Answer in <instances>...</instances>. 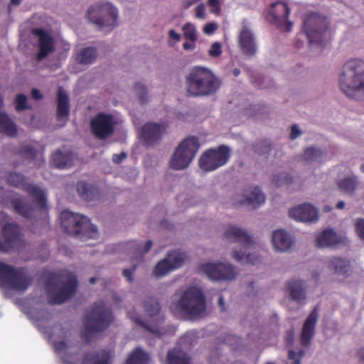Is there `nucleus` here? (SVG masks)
Returning a JSON list of instances; mask_svg holds the SVG:
<instances>
[{
	"label": "nucleus",
	"instance_id": "1",
	"mask_svg": "<svg viewBox=\"0 0 364 364\" xmlns=\"http://www.w3.org/2000/svg\"><path fill=\"white\" fill-rule=\"evenodd\" d=\"M57 355L64 364H80L77 363L78 347L73 339L70 331L56 326L48 337ZM113 352L110 350H101L87 353L80 364H112Z\"/></svg>",
	"mask_w": 364,
	"mask_h": 364
},
{
	"label": "nucleus",
	"instance_id": "2",
	"mask_svg": "<svg viewBox=\"0 0 364 364\" xmlns=\"http://www.w3.org/2000/svg\"><path fill=\"white\" fill-rule=\"evenodd\" d=\"M25 181V178L19 173H11L7 177V181L10 185L26 190L33 198L35 206L28 205L21 198H14L11 200V204L16 213L25 218H30L36 208L40 210H46V194L39 187Z\"/></svg>",
	"mask_w": 364,
	"mask_h": 364
},
{
	"label": "nucleus",
	"instance_id": "3",
	"mask_svg": "<svg viewBox=\"0 0 364 364\" xmlns=\"http://www.w3.org/2000/svg\"><path fill=\"white\" fill-rule=\"evenodd\" d=\"M223 239L240 247V250L235 247L232 249V257L237 262L242 264H256L261 261L259 255L253 251L255 243L251 235L247 230L236 225H228L225 228Z\"/></svg>",
	"mask_w": 364,
	"mask_h": 364
},
{
	"label": "nucleus",
	"instance_id": "4",
	"mask_svg": "<svg viewBox=\"0 0 364 364\" xmlns=\"http://www.w3.org/2000/svg\"><path fill=\"white\" fill-rule=\"evenodd\" d=\"M341 90L349 97L360 100L364 97V60L354 58L343 66L338 77Z\"/></svg>",
	"mask_w": 364,
	"mask_h": 364
},
{
	"label": "nucleus",
	"instance_id": "5",
	"mask_svg": "<svg viewBox=\"0 0 364 364\" xmlns=\"http://www.w3.org/2000/svg\"><path fill=\"white\" fill-rule=\"evenodd\" d=\"M178 297L171 304V309L176 312L191 317L202 316L206 310L204 294L199 287L191 286L180 289Z\"/></svg>",
	"mask_w": 364,
	"mask_h": 364
},
{
	"label": "nucleus",
	"instance_id": "6",
	"mask_svg": "<svg viewBox=\"0 0 364 364\" xmlns=\"http://www.w3.org/2000/svg\"><path fill=\"white\" fill-rule=\"evenodd\" d=\"M77 285L74 274L63 271L59 274H53L46 283V290L49 302L52 304H60L73 296Z\"/></svg>",
	"mask_w": 364,
	"mask_h": 364
},
{
	"label": "nucleus",
	"instance_id": "7",
	"mask_svg": "<svg viewBox=\"0 0 364 364\" xmlns=\"http://www.w3.org/2000/svg\"><path fill=\"white\" fill-rule=\"evenodd\" d=\"M219 87L218 77L210 69L204 67L194 68L186 77V90L191 95H208Z\"/></svg>",
	"mask_w": 364,
	"mask_h": 364
},
{
	"label": "nucleus",
	"instance_id": "8",
	"mask_svg": "<svg viewBox=\"0 0 364 364\" xmlns=\"http://www.w3.org/2000/svg\"><path fill=\"white\" fill-rule=\"evenodd\" d=\"M112 320L109 308L103 301L96 303L86 315L82 336L90 339L93 333L107 328Z\"/></svg>",
	"mask_w": 364,
	"mask_h": 364
},
{
	"label": "nucleus",
	"instance_id": "9",
	"mask_svg": "<svg viewBox=\"0 0 364 364\" xmlns=\"http://www.w3.org/2000/svg\"><path fill=\"white\" fill-rule=\"evenodd\" d=\"M31 278L23 269L0 262V287L6 290L25 291L31 285Z\"/></svg>",
	"mask_w": 364,
	"mask_h": 364
},
{
	"label": "nucleus",
	"instance_id": "10",
	"mask_svg": "<svg viewBox=\"0 0 364 364\" xmlns=\"http://www.w3.org/2000/svg\"><path fill=\"white\" fill-rule=\"evenodd\" d=\"M60 218L62 227L70 235L82 234L90 238H96L98 235L96 226L84 215L64 210Z\"/></svg>",
	"mask_w": 364,
	"mask_h": 364
},
{
	"label": "nucleus",
	"instance_id": "11",
	"mask_svg": "<svg viewBox=\"0 0 364 364\" xmlns=\"http://www.w3.org/2000/svg\"><path fill=\"white\" fill-rule=\"evenodd\" d=\"M87 18L100 29L111 31L117 25L118 11L109 2H98L88 10Z\"/></svg>",
	"mask_w": 364,
	"mask_h": 364
},
{
	"label": "nucleus",
	"instance_id": "12",
	"mask_svg": "<svg viewBox=\"0 0 364 364\" xmlns=\"http://www.w3.org/2000/svg\"><path fill=\"white\" fill-rule=\"evenodd\" d=\"M146 318L145 321L135 315L134 312H128L129 317L136 324L150 331L151 333L161 336L164 333L161 329V325L164 322V316L160 313V306L159 303L154 299H149L144 304Z\"/></svg>",
	"mask_w": 364,
	"mask_h": 364
},
{
	"label": "nucleus",
	"instance_id": "13",
	"mask_svg": "<svg viewBox=\"0 0 364 364\" xmlns=\"http://www.w3.org/2000/svg\"><path fill=\"white\" fill-rule=\"evenodd\" d=\"M328 23L327 19L318 14L307 15L303 29L310 44H320L328 37Z\"/></svg>",
	"mask_w": 364,
	"mask_h": 364
},
{
	"label": "nucleus",
	"instance_id": "14",
	"mask_svg": "<svg viewBox=\"0 0 364 364\" xmlns=\"http://www.w3.org/2000/svg\"><path fill=\"white\" fill-rule=\"evenodd\" d=\"M199 142L196 137L189 136L184 139L177 147L171 160V166L175 170L187 168L196 156Z\"/></svg>",
	"mask_w": 364,
	"mask_h": 364
},
{
	"label": "nucleus",
	"instance_id": "15",
	"mask_svg": "<svg viewBox=\"0 0 364 364\" xmlns=\"http://www.w3.org/2000/svg\"><path fill=\"white\" fill-rule=\"evenodd\" d=\"M230 159V149L222 145L217 149H209L202 154L199 166L205 171H213L224 166Z\"/></svg>",
	"mask_w": 364,
	"mask_h": 364
},
{
	"label": "nucleus",
	"instance_id": "16",
	"mask_svg": "<svg viewBox=\"0 0 364 364\" xmlns=\"http://www.w3.org/2000/svg\"><path fill=\"white\" fill-rule=\"evenodd\" d=\"M200 269L215 281H231L236 278V269L228 262H209L200 265Z\"/></svg>",
	"mask_w": 364,
	"mask_h": 364
},
{
	"label": "nucleus",
	"instance_id": "17",
	"mask_svg": "<svg viewBox=\"0 0 364 364\" xmlns=\"http://www.w3.org/2000/svg\"><path fill=\"white\" fill-rule=\"evenodd\" d=\"M289 13L290 10L285 3L276 2L271 4L268 9L266 18L282 31L289 32L293 26V23L288 19Z\"/></svg>",
	"mask_w": 364,
	"mask_h": 364
},
{
	"label": "nucleus",
	"instance_id": "18",
	"mask_svg": "<svg viewBox=\"0 0 364 364\" xmlns=\"http://www.w3.org/2000/svg\"><path fill=\"white\" fill-rule=\"evenodd\" d=\"M118 122L116 117L101 112L91 120V130L95 136L103 139L112 134Z\"/></svg>",
	"mask_w": 364,
	"mask_h": 364
},
{
	"label": "nucleus",
	"instance_id": "19",
	"mask_svg": "<svg viewBox=\"0 0 364 364\" xmlns=\"http://www.w3.org/2000/svg\"><path fill=\"white\" fill-rule=\"evenodd\" d=\"M185 259L184 253L178 251L171 252L164 259L157 263L154 270V274L156 277H164L171 272L180 268L183 264Z\"/></svg>",
	"mask_w": 364,
	"mask_h": 364
},
{
	"label": "nucleus",
	"instance_id": "20",
	"mask_svg": "<svg viewBox=\"0 0 364 364\" xmlns=\"http://www.w3.org/2000/svg\"><path fill=\"white\" fill-rule=\"evenodd\" d=\"M289 215L296 221L306 223H316L319 219L318 209L309 203L294 206L289 210Z\"/></svg>",
	"mask_w": 364,
	"mask_h": 364
},
{
	"label": "nucleus",
	"instance_id": "21",
	"mask_svg": "<svg viewBox=\"0 0 364 364\" xmlns=\"http://www.w3.org/2000/svg\"><path fill=\"white\" fill-rule=\"evenodd\" d=\"M4 241L0 240V251L9 252L21 246L22 240L18 226L7 223L3 228Z\"/></svg>",
	"mask_w": 364,
	"mask_h": 364
},
{
	"label": "nucleus",
	"instance_id": "22",
	"mask_svg": "<svg viewBox=\"0 0 364 364\" xmlns=\"http://www.w3.org/2000/svg\"><path fill=\"white\" fill-rule=\"evenodd\" d=\"M265 197L258 187H250L242 194H238L235 203L245 206L249 210L259 208L264 203Z\"/></svg>",
	"mask_w": 364,
	"mask_h": 364
},
{
	"label": "nucleus",
	"instance_id": "23",
	"mask_svg": "<svg viewBox=\"0 0 364 364\" xmlns=\"http://www.w3.org/2000/svg\"><path fill=\"white\" fill-rule=\"evenodd\" d=\"M32 33L38 37L39 52L37 58L40 60L53 51L54 40L48 32L41 28L33 29Z\"/></svg>",
	"mask_w": 364,
	"mask_h": 364
},
{
	"label": "nucleus",
	"instance_id": "24",
	"mask_svg": "<svg viewBox=\"0 0 364 364\" xmlns=\"http://www.w3.org/2000/svg\"><path fill=\"white\" fill-rule=\"evenodd\" d=\"M294 242L293 236L287 231L279 229L273 232L272 243L274 250L284 252L290 250Z\"/></svg>",
	"mask_w": 364,
	"mask_h": 364
},
{
	"label": "nucleus",
	"instance_id": "25",
	"mask_svg": "<svg viewBox=\"0 0 364 364\" xmlns=\"http://www.w3.org/2000/svg\"><path fill=\"white\" fill-rule=\"evenodd\" d=\"M326 264L328 270L337 277H346L351 271L350 260L346 257H330Z\"/></svg>",
	"mask_w": 364,
	"mask_h": 364
},
{
	"label": "nucleus",
	"instance_id": "26",
	"mask_svg": "<svg viewBox=\"0 0 364 364\" xmlns=\"http://www.w3.org/2000/svg\"><path fill=\"white\" fill-rule=\"evenodd\" d=\"M238 43L242 53L247 56H252L257 51V45L253 33L247 27H244L238 34Z\"/></svg>",
	"mask_w": 364,
	"mask_h": 364
},
{
	"label": "nucleus",
	"instance_id": "27",
	"mask_svg": "<svg viewBox=\"0 0 364 364\" xmlns=\"http://www.w3.org/2000/svg\"><path fill=\"white\" fill-rule=\"evenodd\" d=\"M327 159L326 151L317 146L307 147L301 155V160L309 165H320L326 161Z\"/></svg>",
	"mask_w": 364,
	"mask_h": 364
},
{
	"label": "nucleus",
	"instance_id": "28",
	"mask_svg": "<svg viewBox=\"0 0 364 364\" xmlns=\"http://www.w3.org/2000/svg\"><path fill=\"white\" fill-rule=\"evenodd\" d=\"M165 127L156 123H147L141 130V137L148 144H151L158 141L164 131Z\"/></svg>",
	"mask_w": 364,
	"mask_h": 364
},
{
	"label": "nucleus",
	"instance_id": "29",
	"mask_svg": "<svg viewBox=\"0 0 364 364\" xmlns=\"http://www.w3.org/2000/svg\"><path fill=\"white\" fill-rule=\"evenodd\" d=\"M318 318L317 310L314 309L306 320L301 335V342L303 346L310 344L314 335V329Z\"/></svg>",
	"mask_w": 364,
	"mask_h": 364
},
{
	"label": "nucleus",
	"instance_id": "30",
	"mask_svg": "<svg viewBox=\"0 0 364 364\" xmlns=\"http://www.w3.org/2000/svg\"><path fill=\"white\" fill-rule=\"evenodd\" d=\"M70 111L69 98L65 91L59 87L58 92V110L57 119L62 122L63 124L67 120Z\"/></svg>",
	"mask_w": 364,
	"mask_h": 364
},
{
	"label": "nucleus",
	"instance_id": "31",
	"mask_svg": "<svg viewBox=\"0 0 364 364\" xmlns=\"http://www.w3.org/2000/svg\"><path fill=\"white\" fill-rule=\"evenodd\" d=\"M341 242L340 237L331 229L325 230L318 234L316 245L320 248L333 247Z\"/></svg>",
	"mask_w": 364,
	"mask_h": 364
},
{
	"label": "nucleus",
	"instance_id": "32",
	"mask_svg": "<svg viewBox=\"0 0 364 364\" xmlns=\"http://www.w3.org/2000/svg\"><path fill=\"white\" fill-rule=\"evenodd\" d=\"M97 56V50L92 47L83 48L75 53V60L77 63L88 65L95 62Z\"/></svg>",
	"mask_w": 364,
	"mask_h": 364
},
{
	"label": "nucleus",
	"instance_id": "33",
	"mask_svg": "<svg viewBox=\"0 0 364 364\" xmlns=\"http://www.w3.org/2000/svg\"><path fill=\"white\" fill-rule=\"evenodd\" d=\"M2 105L3 100L0 95V108ZM0 132L8 136H14L16 133V124L4 111H0Z\"/></svg>",
	"mask_w": 364,
	"mask_h": 364
},
{
	"label": "nucleus",
	"instance_id": "34",
	"mask_svg": "<svg viewBox=\"0 0 364 364\" xmlns=\"http://www.w3.org/2000/svg\"><path fill=\"white\" fill-rule=\"evenodd\" d=\"M151 247L152 242L150 240L146 242L143 250L139 243L135 241H132L127 244V248L132 255V262H134L135 261H141L144 254L148 252L151 250Z\"/></svg>",
	"mask_w": 364,
	"mask_h": 364
},
{
	"label": "nucleus",
	"instance_id": "35",
	"mask_svg": "<svg viewBox=\"0 0 364 364\" xmlns=\"http://www.w3.org/2000/svg\"><path fill=\"white\" fill-rule=\"evenodd\" d=\"M358 185L359 182L355 176H348L337 181L338 189L349 195L353 194Z\"/></svg>",
	"mask_w": 364,
	"mask_h": 364
},
{
	"label": "nucleus",
	"instance_id": "36",
	"mask_svg": "<svg viewBox=\"0 0 364 364\" xmlns=\"http://www.w3.org/2000/svg\"><path fill=\"white\" fill-rule=\"evenodd\" d=\"M73 155L70 153L63 154L60 151L55 152L51 159L53 166L58 168H65L73 165Z\"/></svg>",
	"mask_w": 364,
	"mask_h": 364
},
{
	"label": "nucleus",
	"instance_id": "37",
	"mask_svg": "<svg viewBox=\"0 0 364 364\" xmlns=\"http://www.w3.org/2000/svg\"><path fill=\"white\" fill-rule=\"evenodd\" d=\"M166 362L168 364H192L187 355L178 348L168 351Z\"/></svg>",
	"mask_w": 364,
	"mask_h": 364
},
{
	"label": "nucleus",
	"instance_id": "38",
	"mask_svg": "<svg viewBox=\"0 0 364 364\" xmlns=\"http://www.w3.org/2000/svg\"><path fill=\"white\" fill-rule=\"evenodd\" d=\"M288 289L290 296L294 301L301 302L305 299V290L303 288V284L301 281H290L288 284Z\"/></svg>",
	"mask_w": 364,
	"mask_h": 364
},
{
	"label": "nucleus",
	"instance_id": "39",
	"mask_svg": "<svg viewBox=\"0 0 364 364\" xmlns=\"http://www.w3.org/2000/svg\"><path fill=\"white\" fill-rule=\"evenodd\" d=\"M149 359V355L140 348H137L129 356L125 364H146Z\"/></svg>",
	"mask_w": 364,
	"mask_h": 364
},
{
	"label": "nucleus",
	"instance_id": "40",
	"mask_svg": "<svg viewBox=\"0 0 364 364\" xmlns=\"http://www.w3.org/2000/svg\"><path fill=\"white\" fill-rule=\"evenodd\" d=\"M77 191L80 197L87 201L92 200L96 196V191L83 181L77 183Z\"/></svg>",
	"mask_w": 364,
	"mask_h": 364
},
{
	"label": "nucleus",
	"instance_id": "41",
	"mask_svg": "<svg viewBox=\"0 0 364 364\" xmlns=\"http://www.w3.org/2000/svg\"><path fill=\"white\" fill-rule=\"evenodd\" d=\"M37 146H38V144L36 142L33 144H25L23 146L21 153L29 159L34 160L36 158L39 161L43 162L42 154L36 150Z\"/></svg>",
	"mask_w": 364,
	"mask_h": 364
},
{
	"label": "nucleus",
	"instance_id": "42",
	"mask_svg": "<svg viewBox=\"0 0 364 364\" xmlns=\"http://www.w3.org/2000/svg\"><path fill=\"white\" fill-rule=\"evenodd\" d=\"M183 36L187 38L189 41L196 42L198 39V31L195 24L187 22L181 28Z\"/></svg>",
	"mask_w": 364,
	"mask_h": 364
},
{
	"label": "nucleus",
	"instance_id": "43",
	"mask_svg": "<svg viewBox=\"0 0 364 364\" xmlns=\"http://www.w3.org/2000/svg\"><path fill=\"white\" fill-rule=\"evenodd\" d=\"M274 183L278 186H283L291 184L292 183L293 178L287 173L282 172L274 177Z\"/></svg>",
	"mask_w": 364,
	"mask_h": 364
},
{
	"label": "nucleus",
	"instance_id": "44",
	"mask_svg": "<svg viewBox=\"0 0 364 364\" xmlns=\"http://www.w3.org/2000/svg\"><path fill=\"white\" fill-rule=\"evenodd\" d=\"M196 335L195 332H188L180 340L181 347L184 348H190L196 342Z\"/></svg>",
	"mask_w": 364,
	"mask_h": 364
},
{
	"label": "nucleus",
	"instance_id": "45",
	"mask_svg": "<svg viewBox=\"0 0 364 364\" xmlns=\"http://www.w3.org/2000/svg\"><path fill=\"white\" fill-rule=\"evenodd\" d=\"M134 90L136 92V95L138 96V97L139 98V100H141V102L142 103L146 102L147 90H146V88L145 87V86L142 83H140V82L136 83L134 87Z\"/></svg>",
	"mask_w": 364,
	"mask_h": 364
},
{
	"label": "nucleus",
	"instance_id": "46",
	"mask_svg": "<svg viewBox=\"0 0 364 364\" xmlns=\"http://www.w3.org/2000/svg\"><path fill=\"white\" fill-rule=\"evenodd\" d=\"M222 46L219 42H214L208 50V55L212 58H218L222 54Z\"/></svg>",
	"mask_w": 364,
	"mask_h": 364
},
{
	"label": "nucleus",
	"instance_id": "47",
	"mask_svg": "<svg viewBox=\"0 0 364 364\" xmlns=\"http://www.w3.org/2000/svg\"><path fill=\"white\" fill-rule=\"evenodd\" d=\"M27 108V97L23 95H17L16 98V109L20 112Z\"/></svg>",
	"mask_w": 364,
	"mask_h": 364
},
{
	"label": "nucleus",
	"instance_id": "48",
	"mask_svg": "<svg viewBox=\"0 0 364 364\" xmlns=\"http://www.w3.org/2000/svg\"><path fill=\"white\" fill-rule=\"evenodd\" d=\"M168 45L173 46L175 43L179 42L181 39V36L177 33L175 30L171 29L168 31Z\"/></svg>",
	"mask_w": 364,
	"mask_h": 364
},
{
	"label": "nucleus",
	"instance_id": "49",
	"mask_svg": "<svg viewBox=\"0 0 364 364\" xmlns=\"http://www.w3.org/2000/svg\"><path fill=\"white\" fill-rule=\"evenodd\" d=\"M355 228L358 236L364 240V219H358L355 222Z\"/></svg>",
	"mask_w": 364,
	"mask_h": 364
},
{
	"label": "nucleus",
	"instance_id": "50",
	"mask_svg": "<svg viewBox=\"0 0 364 364\" xmlns=\"http://www.w3.org/2000/svg\"><path fill=\"white\" fill-rule=\"evenodd\" d=\"M195 16L197 18L204 20L206 18L205 6L203 4H200L195 9Z\"/></svg>",
	"mask_w": 364,
	"mask_h": 364
},
{
	"label": "nucleus",
	"instance_id": "51",
	"mask_svg": "<svg viewBox=\"0 0 364 364\" xmlns=\"http://www.w3.org/2000/svg\"><path fill=\"white\" fill-rule=\"evenodd\" d=\"M304 355V351L300 350L298 353L293 350L289 352V358L294 360V364H301L300 359Z\"/></svg>",
	"mask_w": 364,
	"mask_h": 364
},
{
	"label": "nucleus",
	"instance_id": "52",
	"mask_svg": "<svg viewBox=\"0 0 364 364\" xmlns=\"http://www.w3.org/2000/svg\"><path fill=\"white\" fill-rule=\"evenodd\" d=\"M218 28V24L216 23H208L203 27V32L207 35L213 34Z\"/></svg>",
	"mask_w": 364,
	"mask_h": 364
},
{
	"label": "nucleus",
	"instance_id": "53",
	"mask_svg": "<svg viewBox=\"0 0 364 364\" xmlns=\"http://www.w3.org/2000/svg\"><path fill=\"white\" fill-rule=\"evenodd\" d=\"M302 131L297 124H294L291 127L290 138L296 139L302 134Z\"/></svg>",
	"mask_w": 364,
	"mask_h": 364
},
{
	"label": "nucleus",
	"instance_id": "54",
	"mask_svg": "<svg viewBox=\"0 0 364 364\" xmlns=\"http://www.w3.org/2000/svg\"><path fill=\"white\" fill-rule=\"evenodd\" d=\"M208 5L211 8V12L218 14L220 11V6L218 0H208Z\"/></svg>",
	"mask_w": 364,
	"mask_h": 364
},
{
	"label": "nucleus",
	"instance_id": "55",
	"mask_svg": "<svg viewBox=\"0 0 364 364\" xmlns=\"http://www.w3.org/2000/svg\"><path fill=\"white\" fill-rule=\"evenodd\" d=\"M136 267V264L134 263L133 268L132 269H126L123 271V275L127 278L129 282L132 280V273L134 272Z\"/></svg>",
	"mask_w": 364,
	"mask_h": 364
},
{
	"label": "nucleus",
	"instance_id": "56",
	"mask_svg": "<svg viewBox=\"0 0 364 364\" xmlns=\"http://www.w3.org/2000/svg\"><path fill=\"white\" fill-rule=\"evenodd\" d=\"M183 48L186 50H193L196 48L195 42H185L183 44Z\"/></svg>",
	"mask_w": 364,
	"mask_h": 364
},
{
	"label": "nucleus",
	"instance_id": "57",
	"mask_svg": "<svg viewBox=\"0 0 364 364\" xmlns=\"http://www.w3.org/2000/svg\"><path fill=\"white\" fill-rule=\"evenodd\" d=\"M126 158V154L124 153H122L120 155L114 154L112 157V160L114 163L119 164L122 161V159Z\"/></svg>",
	"mask_w": 364,
	"mask_h": 364
},
{
	"label": "nucleus",
	"instance_id": "58",
	"mask_svg": "<svg viewBox=\"0 0 364 364\" xmlns=\"http://www.w3.org/2000/svg\"><path fill=\"white\" fill-rule=\"evenodd\" d=\"M200 1V0H186L183 4V6L184 9H187Z\"/></svg>",
	"mask_w": 364,
	"mask_h": 364
},
{
	"label": "nucleus",
	"instance_id": "59",
	"mask_svg": "<svg viewBox=\"0 0 364 364\" xmlns=\"http://www.w3.org/2000/svg\"><path fill=\"white\" fill-rule=\"evenodd\" d=\"M36 314V313H34V312H31V314L29 315V317H30L31 319H33V320H34V321H36L37 322V321H40V320H41V318H40V317H39L38 314H39V315L41 314V316H44V314H45L46 313H45V312H38V313H37L38 316H34V314Z\"/></svg>",
	"mask_w": 364,
	"mask_h": 364
},
{
	"label": "nucleus",
	"instance_id": "60",
	"mask_svg": "<svg viewBox=\"0 0 364 364\" xmlns=\"http://www.w3.org/2000/svg\"><path fill=\"white\" fill-rule=\"evenodd\" d=\"M32 96L34 99L39 100L42 98V95L40 93V91L37 89H33L32 90Z\"/></svg>",
	"mask_w": 364,
	"mask_h": 364
},
{
	"label": "nucleus",
	"instance_id": "61",
	"mask_svg": "<svg viewBox=\"0 0 364 364\" xmlns=\"http://www.w3.org/2000/svg\"><path fill=\"white\" fill-rule=\"evenodd\" d=\"M218 303H219V306L221 307V309L223 310L225 309V301H224V299L222 296H220L219 298V301H218Z\"/></svg>",
	"mask_w": 364,
	"mask_h": 364
},
{
	"label": "nucleus",
	"instance_id": "62",
	"mask_svg": "<svg viewBox=\"0 0 364 364\" xmlns=\"http://www.w3.org/2000/svg\"><path fill=\"white\" fill-rule=\"evenodd\" d=\"M293 339H294V333L293 332H289V337L287 338V342L289 343H292Z\"/></svg>",
	"mask_w": 364,
	"mask_h": 364
},
{
	"label": "nucleus",
	"instance_id": "63",
	"mask_svg": "<svg viewBox=\"0 0 364 364\" xmlns=\"http://www.w3.org/2000/svg\"><path fill=\"white\" fill-rule=\"evenodd\" d=\"M345 205H346L345 202L341 200L338 203L336 207L338 209H343V208H344Z\"/></svg>",
	"mask_w": 364,
	"mask_h": 364
},
{
	"label": "nucleus",
	"instance_id": "64",
	"mask_svg": "<svg viewBox=\"0 0 364 364\" xmlns=\"http://www.w3.org/2000/svg\"><path fill=\"white\" fill-rule=\"evenodd\" d=\"M232 73L235 76H238L240 74V70L238 68H235L232 71Z\"/></svg>",
	"mask_w": 364,
	"mask_h": 364
}]
</instances>
